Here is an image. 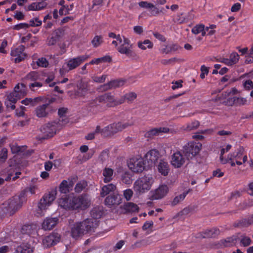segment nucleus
I'll return each instance as SVG.
<instances>
[{"mask_svg":"<svg viewBox=\"0 0 253 253\" xmlns=\"http://www.w3.org/2000/svg\"><path fill=\"white\" fill-rule=\"evenodd\" d=\"M123 103V100H116L111 93L99 96L88 103L87 109L93 114L104 110L106 107H112Z\"/></svg>","mask_w":253,"mask_h":253,"instance_id":"obj_1","label":"nucleus"},{"mask_svg":"<svg viewBox=\"0 0 253 253\" xmlns=\"http://www.w3.org/2000/svg\"><path fill=\"white\" fill-rule=\"evenodd\" d=\"M58 203L61 207L67 210H84L90 205V201L85 195H66L60 199Z\"/></svg>","mask_w":253,"mask_h":253,"instance_id":"obj_2","label":"nucleus"},{"mask_svg":"<svg viewBox=\"0 0 253 253\" xmlns=\"http://www.w3.org/2000/svg\"><path fill=\"white\" fill-rule=\"evenodd\" d=\"M21 194L15 196L4 202L0 207V216L1 218L6 216L13 215L22 206Z\"/></svg>","mask_w":253,"mask_h":253,"instance_id":"obj_3","label":"nucleus"},{"mask_svg":"<svg viewBox=\"0 0 253 253\" xmlns=\"http://www.w3.org/2000/svg\"><path fill=\"white\" fill-rule=\"evenodd\" d=\"M26 86L23 84H17L14 91L10 93L5 101V105L7 108L14 110L15 108V104L17 101L26 95Z\"/></svg>","mask_w":253,"mask_h":253,"instance_id":"obj_4","label":"nucleus"},{"mask_svg":"<svg viewBox=\"0 0 253 253\" xmlns=\"http://www.w3.org/2000/svg\"><path fill=\"white\" fill-rule=\"evenodd\" d=\"M62 122L60 120L48 123L43 125L41 128L42 136L41 139H45L52 137L56 131L62 128Z\"/></svg>","mask_w":253,"mask_h":253,"instance_id":"obj_5","label":"nucleus"},{"mask_svg":"<svg viewBox=\"0 0 253 253\" xmlns=\"http://www.w3.org/2000/svg\"><path fill=\"white\" fill-rule=\"evenodd\" d=\"M133 123L130 122L122 123L119 122L117 123L111 124L102 129V135L104 136H110L114 134L121 131L129 126L133 125Z\"/></svg>","mask_w":253,"mask_h":253,"instance_id":"obj_6","label":"nucleus"},{"mask_svg":"<svg viewBox=\"0 0 253 253\" xmlns=\"http://www.w3.org/2000/svg\"><path fill=\"white\" fill-rule=\"evenodd\" d=\"M153 183V177L151 175H145L137 179L134 183V190L138 193H143L151 188Z\"/></svg>","mask_w":253,"mask_h":253,"instance_id":"obj_7","label":"nucleus"},{"mask_svg":"<svg viewBox=\"0 0 253 253\" xmlns=\"http://www.w3.org/2000/svg\"><path fill=\"white\" fill-rule=\"evenodd\" d=\"M202 145L201 143L189 142L183 147V153L187 159H192L199 154Z\"/></svg>","mask_w":253,"mask_h":253,"instance_id":"obj_8","label":"nucleus"},{"mask_svg":"<svg viewBox=\"0 0 253 253\" xmlns=\"http://www.w3.org/2000/svg\"><path fill=\"white\" fill-rule=\"evenodd\" d=\"M54 101V99L52 98L48 101V103L38 106L35 110L36 116L39 118H44L55 112L56 109L51 105Z\"/></svg>","mask_w":253,"mask_h":253,"instance_id":"obj_9","label":"nucleus"},{"mask_svg":"<svg viewBox=\"0 0 253 253\" xmlns=\"http://www.w3.org/2000/svg\"><path fill=\"white\" fill-rule=\"evenodd\" d=\"M141 157H133L130 159L128 163V167L134 172L139 173L144 169L145 160Z\"/></svg>","mask_w":253,"mask_h":253,"instance_id":"obj_10","label":"nucleus"},{"mask_svg":"<svg viewBox=\"0 0 253 253\" xmlns=\"http://www.w3.org/2000/svg\"><path fill=\"white\" fill-rule=\"evenodd\" d=\"M88 57L89 56L88 55L84 54L69 59L65 63V66L67 69L68 71L73 70L78 67L84 61L86 60Z\"/></svg>","mask_w":253,"mask_h":253,"instance_id":"obj_11","label":"nucleus"},{"mask_svg":"<svg viewBox=\"0 0 253 253\" xmlns=\"http://www.w3.org/2000/svg\"><path fill=\"white\" fill-rule=\"evenodd\" d=\"M169 188L166 185H161L154 191L149 193V199L151 200H156L164 198L168 193Z\"/></svg>","mask_w":253,"mask_h":253,"instance_id":"obj_12","label":"nucleus"},{"mask_svg":"<svg viewBox=\"0 0 253 253\" xmlns=\"http://www.w3.org/2000/svg\"><path fill=\"white\" fill-rule=\"evenodd\" d=\"M56 193L55 191H51L45 194L41 199L38 207L41 210H45L48 207L55 199Z\"/></svg>","mask_w":253,"mask_h":253,"instance_id":"obj_13","label":"nucleus"},{"mask_svg":"<svg viewBox=\"0 0 253 253\" xmlns=\"http://www.w3.org/2000/svg\"><path fill=\"white\" fill-rule=\"evenodd\" d=\"M60 240V235L55 232H52L48 236L44 238L42 240V244L45 248H49L54 246L59 242Z\"/></svg>","mask_w":253,"mask_h":253,"instance_id":"obj_14","label":"nucleus"},{"mask_svg":"<svg viewBox=\"0 0 253 253\" xmlns=\"http://www.w3.org/2000/svg\"><path fill=\"white\" fill-rule=\"evenodd\" d=\"M171 164L175 168H181L185 162V158L179 151H177L171 155Z\"/></svg>","mask_w":253,"mask_h":253,"instance_id":"obj_15","label":"nucleus"},{"mask_svg":"<svg viewBox=\"0 0 253 253\" xmlns=\"http://www.w3.org/2000/svg\"><path fill=\"white\" fill-rule=\"evenodd\" d=\"M80 223L84 229V233L94 232L95 229L98 226V221L91 218L86 219Z\"/></svg>","mask_w":253,"mask_h":253,"instance_id":"obj_16","label":"nucleus"},{"mask_svg":"<svg viewBox=\"0 0 253 253\" xmlns=\"http://www.w3.org/2000/svg\"><path fill=\"white\" fill-rule=\"evenodd\" d=\"M160 156L159 152L156 149H152L149 151L144 156V159L148 166L152 167L159 158Z\"/></svg>","mask_w":253,"mask_h":253,"instance_id":"obj_17","label":"nucleus"},{"mask_svg":"<svg viewBox=\"0 0 253 253\" xmlns=\"http://www.w3.org/2000/svg\"><path fill=\"white\" fill-rule=\"evenodd\" d=\"M24 50L25 46L23 45H20L11 50L10 54L12 56L15 57L14 59L15 63H19L26 58V54L24 52Z\"/></svg>","mask_w":253,"mask_h":253,"instance_id":"obj_18","label":"nucleus"},{"mask_svg":"<svg viewBox=\"0 0 253 253\" xmlns=\"http://www.w3.org/2000/svg\"><path fill=\"white\" fill-rule=\"evenodd\" d=\"M126 83V80L125 79H118L116 80H112L104 84L102 87L103 90H107L112 88H116L123 86Z\"/></svg>","mask_w":253,"mask_h":253,"instance_id":"obj_19","label":"nucleus"},{"mask_svg":"<svg viewBox=\"0 0 253 253\" xmlns=\"http://www.w3.org/2000/svg\"><path fill=\"white\" fill-rule=\"evenodd\" d=\"M6 172L7 175L5 179L0 177V185L3 184L4 181H8L11 179L12 181H15L19 178V175L21 174L20 171H15V169L11 167L8 168Z\"/></svg>","mask_w":253,"mask_h":253,"instance_id":"obj_20","label":"nucleus"},{"mask_svg":"<svg viewBox=\"0 0 253 253\" xmlns=\"http://www.w3.org/2000/svg\"><path fill=\"white\" fill-rule=\"evenodd\" d=\"M169 131V129L167 127H155L146 132L145 136L147 138H152L155 136L159 135L162 133H168Z\"/></svg>","mask_w":253,"mask_h":253,"instance_id":"obj_21","label":"nucleus"},{"mask_svg":"<svg viewBox=\"0 0 253 253\" xmlns=\"http://www.w3.org/2000/svg\"><path fill=\"white\" fill-rule=\"evenodd\" d=\"M121 203V195L117 194H111L110 195L107 196L105 200V205L109 207L113 206L118 205Z\"/></svg>","mask_w":253,"mask_h":253,"instance_id":"obj_22","label":"nucleus"},{"mask_svg":"<svg viewBox=\"0 0 253 253\" xmlns=\"http://www.w3.org/2000/svg\"><path fill=\"white\" fill-rule=\"evenodd\" d=\"M63 30L61 29H57L54 31L51 35V37L47 39V43L48 45H55L61 39L63 35Z\"/></svg>","mask_w":253,"mask_h":253,"instance_id":"obj_23","label":"nucleus"},{"mask_svg":"<svg viewBox=\"0 0 253 253\" xmlns=\"http://www.w3.org/2000/svg\"><path fill=\"white\" fill-rule=\"evenodd\" d=\"M21 233L34 237L38 234L37 226L35 224H25L21 228Z\"/></svg>","mask_w":253,"mask_h":253,"instance_id":"obj_24","label":"nucleus"},{"mask_svg":"<svg viewBox=\"0 0 253 253\" xmlns=\"http://www.w3.org/2000/svg\"><path fill=\"white\" fill-rule=\"evenodd\" d=\"M84 234V229L81 223L73 224L71 228V235L73 238L77 239Z\"/></svg>","mask_w":253,"mask_h":253,"instance_id":"obj_25","label":"nucleus"},{"mask_svg":"<svg viewBox=\"0 0 253 253\" xmlns=\"http://www.w3.org/2000/svg\"><path fill=\"white\" fill-rule=\"evenodd\" d=\"M58 219L56 217H47L42 224V228L45 230L52 229L57 223Z\"/></svg>","mask_w":253,"mask_h":253,"instance_id":"obj_26","label":"nucleus"},{"mask_svg":"<svg viewBox=\"0 0 253 253\" xmlns=\"http://www.w3.org/2000/svg\"><path fill=\"white\" fill-rule=\"evenodd\" d=\"M157 169L159 173L163 176H167L169 172V166L167 162L161 160L158 166Z\"/></svg>","mask_w":253,"mask_h":253,"instance_id":"obj_27","label":"nucleus"},{"mask_svg":"<svg viewBox=\"0 0 253 253\" xmlns=\"http://www.w3.org/2000/svg\"><path fill=\"white\" fill-rule=\"evenodd\" d=\"M116 189V185L110 183L103 186L100 191V196L104 197L108 194H111L112 192H114Z\"/></svg>","mask_w":253,"mask_h":253,"instance_id":"obj_28","label":"nucleus"},{"mask_svg":"<svg viewBox=\"0 0 253 253\" xmlns=\"http://www.w3.org/2000/svg\"><path fill=\"white\" fill-rule=\"evenodd\" d=\"M114 170L110 168H105L102 170V175L104 177V183H109L113 179Z\"/></svg>","mask_w":253,"mask_h":253,"instance_id":"obj_29","label":"nucleus"},{"mask_svg":"<svg viewBox=\"0 0 253 253\" xmlns=\"http://www.w3.org/2000/svg\"><path fill=\"white\" fill-rule=\"evenodd\" d=\"M47 5V3L44 1L39 2H34L28 5L27 9L29 11L40 10L45 8Z\"/></svg>","mask_w":253,"mask_h":253,"instance_id":"obj_30","label":"nucleus"},{"mask_svg":"<svg viewBox=\"0 0 253 253\" xmlns=\"http://www.w3.org/2000/svg\"><path fill=\"white\" fill-rule=\"evenodd\" d=\"M247 99L243 97H239L234 96L228 100L229 105L232 106L235 105L236 106L244 105L247 103Z\"/></svg>","mask_w":253,"mask_h":253,"instance_id":"obj_31","label":"nucleus"},{"mask_svg":"<svg viewBox=\"0 0 253 253\" xmlns=\"http://www.w3.org/2000/svg\"><path fill=\"white\" fill-rule=\"evenodd\" d=\"M33 252V248L28 243H23L16 250V253H32Z\"/></svg>","mask_w":253,"mask_h":253,"instance_id":"obj_32","label":"nucleus"},{"mask_svg":"<svg viewBox=\"0 0 253 253\" xmlns=\"http://www.w3.org/2000/svg\"><path fill=\"white\" fill-rule=\"evenodd\" d=\"M220 233L219 229L213 228L211 229H207L203 232V237L206 238H214Z\"/></svg>","mask_w":253,"mask_h":253,"instance_id":"obj_33","label":"nucleus"},{"mask_svg":"<svg viewBox=\"0 0 253 253\" xmlns=\"http://www.w3.org/2000/svg\"><path fill=\"white\" fill-rule=\"evenodd\" d=\"M138 5L140 7L142 8L151 9L152 12H155L156 15L159 14L158 8L151 3L148 2L146 1H141L138 2Z\"/></svg>","mask_w":253,"mask_h":253,"instance_id":"obj_34","label":"nucleus"},{"mask_svg":"<svg viewBox=\"0 0 253 253\" xmlns=\"http://www.w3.org/2000/svg\"><path fill=\"white\" fill-rule=\"evenodd\" d=\"M240 242L242 246L244 247L249 246L252 242L251 239L245 234H239L237 236V242Z\"/></svg>","mask_w":253,"mask_h":253,"instance_id":"obj_35","label":"nucleus"},{"mask_svg":"<svg viewBox=\"0 0 253 253\" xmlns=\"http://www.w3.org/2000/svg\"><path fill=\"white\" fill-rule=\"evenodd\" d=\"M124 209L127 212H137L139 210L138 206L133 203L128 202L124 205Z\"/></svg>","mask_w":253,"mask_h":253,"instance_id":"obj_36","label":"nucleus"},{"mask_svg":"<svg viewBox=\"0 0 253 253\" xmlns=\"http://www.w3.org/2000/svg\"><path fill=\"white\" fill-rule=\"evenodd\" d=\"M190 189H189L185 192H184L183 193L175 197L174 199H173L172 201L171 202V205L172 206H175L176 205H177L180 202L183 201L187 195L189 193Z\"/></svg>","mask_w":253,"mask_h":253,"instance_id":"obj_37","label":"nucleus"},{"mask_svg":"<svg viewBox=\"0 0 253 253\" xmlns=\"http://www.w3.org/2000/svg\"><path fill=\"white\" fill-rule=\"evenodd\" d=\"M64 3V0H60L58 3L59 5L62 6L59 10V14L61 16L66 15L69 14L70 9L69 5H65Z\"/></svg>","mask_w":253,"mask_h":253,"instance_id":"obj_38","label":"nucleus"},{"mask_svg":"<svg viewBox=\"0 0 253 253\" xmlns=\"http://www.w3.org/2000/svg\"><path fill=\"white\" fill-rule=\"evenodd\" d=\"M90 214L93 220H97L102 217L103 211L99 208H94L91 211Z\"/></svg>","mask_w":253,"mask_h":253,"instance_id":"obj_39","label":"nucleus"},{"mask_svg":"<svg viewBox=\"0 0 253 253\" xmlns=\"http://www.w3.org/2000/svg\"><path fill=\"white\" fill-rule=\"evenodd\" d=\"M103 41V38L102 36L96 35L92 39L91 43L94 48H97L101 45Z\"/></svg>","mask_w":253,"mask_h":253,"instance_id":"obj_40","label":"nucleus"},{"mask_svg":"<svg viewBox=\"0 0 253 253\" xmlns=\"http://www.w3.org/2000/svg\"><path fill=\"white\" fill-rule=\"evenodd\" d=\"M138 46L143 50L148 48H152L153 46V42L149 40H145L143 42H138Z\"/></svg>","mask_w":253,"mask_h":253,"instance_id":"obj_41","label":"nucleus"},{"mask_svg":"<svg viewBox=\"0 0 253 253\" xmlns=\"http://www.w3.org/2000/svg\"><path fill=\"white\" fill-rule=\"evenodd\" d=\"M41 100L42 99L40 97H35L34 99L30 98H26L25 99H23V100L21 101V103L24 104L25 105H28L30 104L32 106H34L36 104V103L38 102L41 101Z\"/></svg>","mask_w":253,"mask_h":253,"instance_id":"obj_42","label":"nucleus"},{"mask_svg":"<svg viewBox=\"0 0 253 253\" xmlns=\"http://www.w3.org/2000/svg\"><path fill=\"white\" fill-rule=\"evenodd\" d=\"M59 191L62 193L66 194L70 191V187L69 186L68 181L66 180H63L59 185Z\"/></svg>","mask_w":253,"mask_h":253,"instance_id":"obj_43","label":"nucleus"},{"mask_svg":"<svg viewBox=\"0 0 253 253\" xmlns=\"http://www.w3.org/2000/svg\"><path fill=\"white\" fill-rule=\"evenodd\" d=\"M237 242V236L228 237L224 240H222L221 242L224 247H230L232 246L235 242Z\"/></svg>","mask_w":253,"mask_h":253,"instance_id":"obj_44","label":"nucleus"},{"mask_svg":"<svg viewBox=\"0 0 253 253\" xmlns=\"http://www.w3.org/2000/svg\"><path fill=\"white\" fill-rule=\"evenodd\" d=\"M247 218H242L240 220H237L233 224L234 227L242 228L249 226Z\"/></svg>","mask_w":253,"mask_h":253,"instance_id":"obj_45","label":"nucleus"},{"mask_svg":"<svg viewBox=\"0 0 253 253\" xmlns=\"http://www.w3.org/2000/svg\"><path fill=\"white\" fill-rule=\"evenodd\" d=\"M87 184L85 181L83 180L78 182L74 188L75 191L76 193L81 192L87 186Z\"/></svg>","mask_w":253,"mask_h":253,"instance_id":"obj_46","label":"nucleus"},{"mask_svg":"<svg viewBox=\"0 0 253 253\" xmlns=\"http://www.w3.org/2000/svg\"><path fill=\"white\" fill-rule=\"evenodd\" d=\"M136 94L134 92H129L123 95L120 100H123V103L125 100H127L128 102H131L134 100L136 98Z\"/></svg>","mask_w":253,"mask_h":253,"instance_id":"obj_47","label":"nucleus"},{"mask_svg":"<svg viewBox=\"0 0 253 253\" xmlns=\"http://www.w3.org/2000/svg\"><path fill=\"white\" fill-rule=\"evenodd\" d=\"M40 78L39 73L36 71L31 72L26 76V79L31 82H35L38 81Z\"/></svg>","mask_w":253,"mask_h":253,"instance_id":"obj_48","label":"nucleus"},{"mask_svg":"<svg viewBox=\"0 0 253 253\" xmlns=\"http://www.w3.org/2000/svg\"><path fill=\"white\" fill-rule=\"evenodd\" d=\"M121 180L123 183L130 184L132 182L131 175L129 172H126L122 175Z\"/></svg>","mask_w":253,"mask_h":253,"instance_id":"obj_49","label":"nucleus"},{"mask_svg":"<svg viewBox=\"0 0 253 253\" xmlns=\"http://www.w3.org/2000/svg\"><path fill=\"white\" fill-rule=\"evenodd\" d=\"M244 151V148L241 146L237 149V152H234L231 154L232 156V160L234 159L236 160L240 159L243 155Z\"/></svg>","mask_w":253,"mask_h":253,"instance_id":"obj_50","label":"nucleus"},{"mask_svg":"<svg viewBox=\"0 0 253 253\" xmlns=\"http://www.w3.org/2000/svg\"><path fill=\"white\" fill-rule=\"evenodd\" d=\"M130 47V46H128L124 44H122L118 47V50L120 53L122 54H125L126 55H128L131 52Z\"/></svg>","mask_w":253,"mask_h":253,"instance_id":"obj_51","label":"nucleus"},{"mask_svg":"<svg viewBox=\"0 0 253 253\" xmlns=\"http://www.w3.org/2000/svg\"><path fill=\"white\" fill-rule=\"evenodd\" d=\"M239 58V54L236 52H233L230 54L229 59L232 65H233L238 62Z\"/></svg>","mask_w":253,"mask_h":253,"instance_id":"obj_52","label":"nucleus"},{"mask_svg":"<svg viewBox=\"0 0 253 253\" xmlns=\"http://www.w3.org/2000/svg\"><path fill=\"white\" fill-rule=\"evenodd\" d=\"M199 125L200 123L198 121H194L187 124L186 129L188 131L193 130L197 128Z\"/></svg>","mask_w":253,"mask_h":253,"instance_id":"obj_53","label":"nucleus"},{"mask_svg":"<svg viewBox=\"0 0 253 253\" xmlns=\"http://www.w3.org/2000/svg\"><path fill=\"white\" fill-rule=\"evenodd\" d=\"M205 30V25L203 24H198L194 26L192 29V33L194 34L197 35L201 33L202 31Z\"/></svg>","mask_w":253,"mask_h":253,"instance_id":"obj_54","label":"nucleus"},{"mask_svg":"<svg viewBox=\"0 0 253 253\" xmlns=\"http://www.w3.org/2000/svg\"><path fill=\"white\" fill-rule=\"evenodd\" d=\"M37 65L42 67H47L48 66V61L44 57H41L38 59L37 61Z\"/></svg>","mask_w":253,"mask_h":253,"instance_id":"obj_55","label":"nucleus"},{"mask_svg":"<svg viewBox=\"0 0 253 253\" xmlns=\"http://www.w3.org/2000/svg\"><path fill=\"white\" fill-rule=\"evenodd\" d=\"M109 151L107 149L104 150L102 151L99 156V159L102 163L104 162L108 159L109 157Z\"/></svg>","mask_w":253,"mask_h":253,"instance_id":"obj_56","label":"nucleus"},{"mask_svg":"<svg viewBox=\"0 0 253 253\" xmlns=\"http://www.w3.org/2000/svg\"><path fill=\"white\" fill-rule=\"evenodd\" d=\"M87 88L86 87L83 86H80L78 87L76 94L79 96H83L85 95V94L87 93Z\"/></svg>","mask_w":253,"mask_h":253,"instance_id":"obj_57","label":"nucleus"},{"mask_svg":"<svg viewBox=\"0 0 253 253\" xmlns=\"http://www.w3.org/2000/svg\"><path fill=\"white\" fill-rule=\"evenodd\" d=\"M42 22L38 18H35L33 19H31L29 21V27L30 26L31 27H37L40 26L42 25Z\"/></svg>","mask_w":253,"mask_h":253,"instance_id":"obj_58","label":"nucleus"},{"mask_svg":"<svg viewBox=\"0 0 253 253\" xmlns=\"http://www.w3.org/2000/svg\"><path fill=\"white\" fill-rule=\"evenodd\" d=\"M107 77V75H102L101 76H95L92 78L93 81L97 83H103L105 82Z\"/></svg>","mask_w":253,"mask_h":253,"instance_id":"obj_59","label":"nucleus"},{"mask_svg":"<svg viewBox=\"0 0 253 253\" xmlns=\"http://www.w3.org/2000/svg\"><path fill=\"white\" fill-rule=\"evenodd\" d=\"M200 78L202 79H204L205 78V76L207 75L209 73V68L205 65H202L201 67Z\"/></svg>","mask_w":253,"mask_h":253,"instance_id":"obj_60","label":"nucleus"},{"mask_svg":"<svg viewBox=\"0 0 253 253\" xmlns=\"http://www.w3.org/2000/svg\"><path fill=\"white\" fill-rule=\"evenodd\" d=\"M28 28H29V24L28 23H21L14 25L13 27V29L15 30H19L22 29H26Z\"/></svg>","mask_w":253,"mask_h":253,"instance_id":"obj_61","label":"nucleus"},{"mask_svg":"<svg viewBox=\"0 0 253 253\" xmlns=\"http://www.w3.org/2000/svg\"><path fill=\"white\" fill-rule=\"evenodd\" d=\"M133 191L130 189H127L124 191V197L127 201H129L131 199Z\"/></svg>","mask_w":253,"mask_h":253,"instance_id":"obj_62","label":"nucleus"},{"mask_svg":"<svg viewBox=\"0 0 253 253\" xmlns=\"http://www.w3.org/2000/svg\"><path fill=\"white\" fill-rule=\"evenodd\" d=\"M11 152L13 154H17L21 151V147L18 146L16 144H11L10 145Z\"/></svg>","mask_w":253,"mask_h":253,"instance_id":"obj_63","label":"nucleus"},{"mask_svg":"<svg viewBox=\"0 0 253 253\" xmlns=\"http://www.w3.org/2000/svg\"><path fill=\"white\" fill-rule=\"evenodd\" d=\"M244 88L247 90L253 88V82L250 80H247L244 83Z\"/></svg>","mask_w":253,"mask_h":253,"instance_id":"obj_64","label":"nucleus"}]
</instances>
